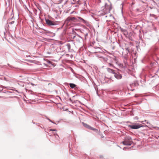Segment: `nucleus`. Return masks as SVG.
<instances>
[{
	"label": "nucleus",
	"mask_w": 159,
	"mask_h": 159,
	"mask_svg": "<svg viewBox=\"0 0 159 159\" xmlns=\"http://www.w3.org/2000/svg\"><path fill=\"white\" fill-rule=\"evenodd\" d=\"M133 44L131 43L127 42L126 43H125V46L124 47L125 51V54H128V53H129L131 52L132 49Z\"/></svg>",
	"instance_id": "obj_1"
},
{
	"label": "nucleus",
	"mask_w": 159,
	"mask_h": 159,
	"mask_svg": "<svg viewBox=\"0 0 159 159\" xmlns=\"http://www.w3.org/2000/svg\"><path fill=\"white\" fill-rule=\"evenodd\" d=\"M75 20H81V22H83L84 23H85L86 22V21L84 19L80 17H77L76 18L74 17H69L65 20V23L68 24L70 21H74Z\"/></svg>",
	"instance_id": "obj_2"
},
{
	"label": "nucleus",
	"mask_w": 159,
	"mask_h": 159,
	"mask_svg": "<svg viewBox=\"0 0 159 159\" xmlns=\"http://www.w3.org/2000/svg\"><path fill=\"white\" fill-rule=\"evenodd\" d=\"M133 143L131 137L129 136L125 137L124 140L122 142L124 145L126 146H130Z\"/></svg>",
	"instance_id": "obj_3"
},
{
	"label": "nucleus",
	"mask_w": 159,
	"mask_h": 159,
	"mask_svg": "<svg viewBox=\"0 0 159 159\" xmlns=\"http://www.w3.org/2000/svg\"><path fill=\"white\" fill-rule=\"evenodd\" d=\"M127 122L131 124L130 125H128V126L129 127L132 129H137L143 126L142 125L139 123H131L129 121H128Z\"/></svg>",
	"instance_id": "obj_4"
},
{
	"label": "nucleus",
	"mask_w": 159,
	"mask_h": 159,
	"mask_svg": "<svg viewBox=\"0 0 159 159\" xmlns=\"http://www.w3.org/2000/svg\"><path fill=\"white\" fill-rule=\"evenodd\" d=\"M105 55L104 52H102L100 53H97L96 54V56L98 57L102 58L104 61H107L108 60V59L104 57Z\"/></svg>",
	"instance_id": "obj_5"
},
{
	"label": "nucleus",
	"mask_w": 159,
	"mask_h": 159,
	"mask_svg": "<svg viewBox=\"0 0 159 159\" xmlns=\"http://www.w3.org/2000/svg\"><path fill=\"white\" fill-rule=\"evenodd\" d=\"M46 24L49 26L56 25L58 24L56 22L52 21L48 19H45Z\"/></svg>",
	"instance_id": "obj_6"
},
{
	"label": "nucleus",
	"mask_w": 159,
	"mask_h": 159,
	"mask_svg": "<svg viewBox=\"0 0 159 159\" xmlns=\"http://www.w3.org/2000/svg\"><path fill=\"white\" fill-rule=\"evenodd\" d=\"M123 56L124 58L123 60V62L125 64V66L127 67L128 66V64L127 62V59L128 57V54H125V52H123Z\"/></svg>",
	"instance_id": "obj_7"
},
{
	"label": "nucleus",
	"mask_w": 159,
	"mask_h": 159,
	"mask_svg": "<svg viewBox=\"0 0 159 159\" xmlns=\"http://www.w3.org/2000/svg\"><path fill=\"white\" fill-rule=\"evenodd\" d=\"M73 39L74 41H76L77 43H80L83 40L82 38L78 34L73 36Z\"/></svg>",
	"instance_id": "obj_8"
},
{
	"label": "nucleus",
	"mask_w": 159,
	"mask_h": 159,
	"mask_svg": "<svg viewBox=\"0 0 159 159\" xmlns=\"http://www.w3.org/2000/svg\"><path fill=\"white\" fill-rule=\"evenodd\" d=\"M107 10L106 8H103L102 10L98 12L99 15L105 16L107 13Z\"/></svg>",
	"instance_id": "obj_9"
},
{
	"label": "nucleus",
	"mask_w": 159,
	"mask_h": 159,
	"mask_svg": "<svg viewBox=\"0 0 159 159\" xmlns=\"http://www.w3.org/2000/svg\"><path fill=\"white\" fill-rule=\"evenodd\" d=\"M115 77L118 80H120L122 78V75L118 72H115L114 74Z\"/></svg>",
	"instance_id": "obj_10"
},
{
	"label": "nucleus",
	"mask_w": 159,
	"mask_h": 159,
	"mask_svg": "<svg viewBox=\"0 0 159 159\" xmlns=\"http://www.w3.org/2000/svg\"><path fill=\"white\" fill-rule=\"evenodd\" d=\"M96 49V51L94 52L96 54L97 53H100L102 52H104L99 47H97V48H95Z\"/></svg>",
	"instance_id": "obj_11"
},
{
	"label": "nucleus",
	"mask_w": 159,
	"mask_h": 159,
	"mask_svg": "<svg viewBox=\"0 0 159 159\" xmlns=\"http://www.w3.org/2000/svg\"><path fill=\"white\" fill-rule=\"evenodd\" d=\"M107 70L109 73H112L114 74L115 72V70L108 68H107Z\"/></svg>",
	"instance_id": "obj_12"
},
{
	"label": "nucleus",
	"mask_w": 159,
	"mask_h": 159,
	"mask_svg": "<svg viewBox=\"0 0 159 159\" xmlns=\"http://www.w3.org/2000/svg\"><path fill=\"white\" fill-rule=\"evenodd\" d=\"M106 15L105 16V17L106 18L108 17V18H112L113 17L112 15L109 13H107V12Z\"/></svg>",
	"instance_id": "obj_13"
},
{
	"label": "nucleus",
	"mask_w": 159,
	"mask_h": 159,
	"mask_svg": "<svg viewBox=\"0 0 159 159\" xmlns=\"http://www.w3.org/2000/svg\"><path fill=\"white\" fill-rule=\"evenodd\" d=\"M69 84L70 87L72 89L75 88L76 86V85L73 83H70Z\"/></svg>",
	"instance_id": "obj_14"
},
{
	"label": "nucleus",
	"mask_w": 159,
	"mask_h": 159,
	"mask_svg": "<svg viewBox=\"0 0 159 159\" xmlns=\"http://www.w3.org/2000/svg\"><path fill=\"white\" fill-rule=\"evenodd\" d=\"M43 30L44 31V33H45V34H46L47 35H48L51 32L48 30H47L45 29H43Z\"/></svg>",
	"instance_id": "obj_15"
},
{
	"label": "nucleus",
	"mask_w": 159,
	"mask_h": 159,
	"mask_svg": "<svg viewBox=\"0 0 159 159\" xmlns=\"http://www.w3.org/2000/svg\"><path fill=\"white\" fill-rule=\"evenodd\" d=\"M89 129H90L92 130H94V131H95V132L97 133H98L99 132V131L98 129H96L95 128H93L91 126L90 127H89Z\"/></svg>",
	"instance_id": "obj_16"
},
{
	"label": "nucleus",
	"mask_w": 159,
	"mask_h": 159,
	"mask_svg": "<svg viewBox=\"0 0 159 159\" xmlns=\"http://www.w3.org/2000/svg\"><path fill=\"white\" fill-rule=\"evenodd\" d=\"M66 46L67 47V49L69 50L71 48L70 45L69 43H68L66 44Z\"/></svg>",
	"instance_id": "obj_17"
},
{
	"label": "nucleus",
	"mask_w": 159,
	"mask_h": 159,
	"mask_svg": "<svg viewBox=\"0 0 159 159\" xmlns=\"http://www.w3.org/2000/svg\"><path fill=\"white\" fill-rule=\"evenodd\" d=\"M84 126L85 127L88 128L89 129V127H90L91 126L88 125H87L86 124H84Z\"/></svg>",
	"instance_id": "obj_18"
},
{
	"label": "nucleus",
	"mask_w": 159,
	"mask_h": 159,
	"mask_svg": "<svg viewBox=\"0 0 159 159\" xmlns=\"http://www.w3.org/2000/svg\"><path fill=\"white\" fill-rule=\"evenodd\" d=\"M55 33H52V32H51L50 33V34H49V35H49V36H52V37H53V36H55Z\"/></svg>",
	"instance_id": "obj_19"
},
{
	"label": "nucleus",
	"mask_w": 159,
	"mask_h": 159,
	"mask_svg": "<svg viewBox=\"0 0 159 159\" xmlns=\"http://www.w3.org/2000/svg\"><path fill=\"white\" fill-rule=\"evenodd\" d=\"M45 117H46V118H47V120H48L49 121H50V122L53 123H54V124H55V123L53 121H52V120H51L50 119L48 118L47 116H45Z\"/></svg>",
	"instance_id": "obj_20"
},
{
	"label": "nucleus",
	"mask_w": 159,
	"mask_h": 159,
	"mask_svg": "<svg viewBox=\"0 0 159 159\" xmlns=\"http://www.w3.org/2000/svg\"><path fill=\"white\" fill-rule=\"evenodd\" d=\"M14 20V18H13V16H12L11 18L9 19L8 20L7 22H9V21H11V20Z\"/></svg>",
	"instance_id": "obj_21"
},
{
	"label": "nucleus",
	"mask_w": 159,
	"mask_h": 159,
	"mask_svg": "<svg viewBox=\"0 0 159 159\" xmlns=\"http://www.w3.org/2000/svg\"><path fill=\"white\" fill-rule=\"evenodd\" d=\"M7 22L9 24H13L14 23L15 21L14 20H13L11 21H10L9 22Z\"/></svg>",
	"instance_id": "obj_22"
},
{
	"label": "nucleus",
	"mask_w": 159,
	"mask_h": 159,
	"mask_svg": "<svg viewBox=\"0 0 159 159\" xmlns=\"http://www.w3.org/2000/svg\"><path fill=\"white\" fill-rule=\"evenodd\" d=\"M3 92L5 93H12L11 92L8 91H4Z\"/></svg>",
	"instance_id": "obj_23"
},
{
	"label": "nucleus",
	"mask_w": 159,
	"mask_h": 159,
	"mask_svg": "<svg viewBox=\"0 0 159 159\" xmlns=\"http://www.w3.org/2000/svg\"><path fill=\"white\" fill-rule=\"evenodd\" d=\"M109 65L110 67H113V65L111 63H109Z\"/></svg>",
	"instance_id": "obj_24"
},
{
	"label": "nucleus",
	"mask_w": 159,
	"mask_h": 159,
	"mask_svg": "<svg viewBox=\"0 0 159 159\" xmlns=\"http://www.w3.org/2000/svg\"><path fill=\"white\" fill-rule=\"evenodd\" d=\"M7 65L8 66H9L11 68H14V67H12V66L11 65H10L9 64H7Z\"/></svg>",
	"instance_id": "obj_25"
},
{
	"label": "nucleus",
	"mask_w": 159,
	"mask_h": 159,
	"mask_svg": "<svg viewBox=\"0 0 159 159\" xmlns=\"http://www.w3.org/2000/svg\"><path fill=\"white\" fill-rule=\"evenodd\" d=\"M49 131H57V130H56V129H50Z\"/></svg>",
	"instance_id": "obj_26"
},
{
	"label": "nucleus",
	"mask_w": 159,
	"mask_h": 159,
	"mask_svg": "<svg viewBox=\"0 0 159 159\" xmlns=\"http://www.w3.org/2000/svg\"><path fill=\"white\" fill-rule=\"evenodd\" d=\"M121 31L122 32H125V31H126V30H124V29H123L121 28Z\"/></svg>",
	"instance_id": "obj_27"
},
{
	"label": "nucleus",
	"mask_w": 159,
	"mask_h": 159,
	"mask_svg": "<svg viewBox=\"0 0 159 159\" xmlns=\"http://www.w3.org/2000/svg\"><path fill=\"white\" fill-rule=\"evenodd\" d=\"M3 89V88L2 87H0V92L2 91Z\"/></svg>",
	"instance_id": "obj_28"
},
{
	"label": "nucleus",
	"mask_w": 159,
	"mask_h": 159,
	"mask_svg": "<svg viewBox=\"0 0 159 159\" xmlns=\"http://www.w3.org/2000/svg\"><path fill=\"white\" fill-rule=\"evenodd\" d=\"M5 88H6L7 89H9V88H10V87H5Z\"/></svg>",
	"instance_id": "obj_29"
},
{
	"label": "nucleus",
	"mask_w": 159,
	"mask_h": 159,
	"mask_svg": "<svg viewBox=\"0 0 159 159\" xmlns=\"http://www.w3.org/2000/svg\"><path fill=\"white\" fill-rule=\"evenodd\" d=\"M5 97L0 96V98H4Z\"/></svg>",
	"instance_id": "obj_30"
},
{
	"label": "nucleus",
	"mask_w": 159,
	"mask_h": 159,
	"mask_svg": "<svg viewBox=\"0 0 159 159\" xmlns=\"http://www.w3.org/2000/svg\"><path fill=\"white\" fill-rule=\"evenodd\" d=\"M111 20L110 19H108V20H106V21H111Z\"/></svg>",
	"instance_id": "obj_31"
},
{
	"label": "nucleus",
	"mask_w": 159,
	"mask_h": 159,
	"mask_svg": "<svg viewBox=\"0 0 159 159\" xmlns=\"http://www.w3.org/2000/svg\"><path fill=\"white\" fill-rule=\"evenodd\" d=\"M88 35V34L87 33H86L85 35V37H86V36H87Z\"/></svg>",
	"instance_id": "obj_32"
},
{
	"label": "nucleus",
	"mask_w": 159,
	"mask_h": 159,
	"mask_svg": "<svg viewBox=\"0 0 159 159\" xmlns=\"http://www.w3.org/2000/svg\"><path fill=\"white\" fill-rule=\"evenodd\" d=\"M51 63V62L50 61H49L48 62V63L50 64Z\"/></svg>",
	"instance_id": "obj_33"
},
{
	"label": "nucleus",
	"mask_w": 159,
	"mask_h": 159,
	"mask_svg": "<svg viewBox=\"0 0 159 159\" xmlns=\"http://www.w3.org/2000/svg\"><path fill=\"white\" fill-rule=\"evenodd\" d=\"M97 93L98 94V92L97 91Z\"/></svg>",
	"instance_id": "obj_34"
},
{
	"label": "nucleus",
	"mask_w": 159,
	"mask_h": 159,
	"mask_svg": "<svg viewBox=\"0 0 159 159\" xmlns=\"http://www.w3.org/2000/svg\"><path fill=\"white\" fill-rule=\"evenodd\" d=\"M56 135L58 137H59V136H58V135L57 134H56Z\"/></svg>",
	"instance_id": "obj_35"
},
{
	"label": "nucleus",
	"mask_w": 159,
	"mask_h": 159,
	"mask_svg": "<svg viewBox=\"0 0 159 159\" xmlns=\"http://www.w3.org/2000/svg\"><path fill=\"white\" fill-rule=\"evenodd\" d=\"M117 146L119 147V146L118 145ZM120 147V148H121V147Z\"/></svg>",
	"instance_id": "obj_36"
},
{
	"label": "nucleus",
	"mask_w": 159,
	"mask_h": 159,
	"mask_svg": "<svg viewBox=\"0 0 159 159\" xmlns=\"http://www.w3.org/2000/svg\"><path fill=\"white\" fill-rule=\"evenodd\" d=\"M125 148H123V149H124H124H125Z\"/></svg>",
	"instance_id": "obj_37"
},
{
	"label": "nucleus",
	"mask_w": 159,
	"mask_h": 159,
	"mask_svg": "<svg viewBox=\"0 0 159 159\" xmlns=\"http://www.w3.org/2000/svg\"><path fill=\"white\" fill-rule=\"evenodd\" d=\"M32 85H34V84L33 83H31Z\"/></svg>",
	"instance_id": "obj_38"
},
{
	"label": "nucleus",
	"mask_w": 159,
	"mask_h": 159,
	"mask_svg": "<svg viewBox=\"0 0 159 159\" xmlns=\"http://www.w3.org/2000/svg\"><path fill=\"white\" fill-rule=\"evenodd\" d=\"M147 124H148V122H147Z\"/></svg>",
	"instance_id": "obj_39"
},
{
	"label": "nucleus",
	"mask_w": 159,
	"mask_h": 159,
	"mask_svg": "<svg viewBox=\"0 0 159 159\" xmlns=\"http://www.w3.org/2000/svg\"><path fill=\"white\" fill-rule=\"evenodd\" d=\"M144 121L146 122V120H145Z\"/></svg>",
	"instance_id": "obj_40"
}]
</instances>
